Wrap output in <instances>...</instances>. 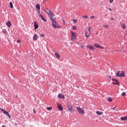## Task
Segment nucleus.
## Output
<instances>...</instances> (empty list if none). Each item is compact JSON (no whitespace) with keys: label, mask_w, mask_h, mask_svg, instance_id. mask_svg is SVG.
<instances>
[{"label":"nucleus","mask_w":127,"mask_h":127,"mask_svg":"<svg viewBox=\"0 0 127 127\" xmlns=\"http://www.w3.org/2000/svg\"><path fill=\"white\" fill-rule=\"evenodd\" d=\"M70 33H71L72 37H76V35H75V33L74 32L70 31Z\"/></svg>","instance_id":"412c9836"},{"label":"nucleus","mask_w":127,"mask_h":127,"mask_svg":"<svg viewBox=\"0 0 127 127\" xmlns=\"http://www.w3.org/2000/svg\"><path fill=\"white\" fill-rule=\"evenodd\" d=\"M37 34H35L34 36H33V40H37Z\"/></svg>","instance_id":"4468645a"},{"label":"nucleus","mask_w":127,"mask_h":127,"mask_svg":"<svg viewBox=\"0 0 127 127\" xmlns=\"http://www.w3.org/2000/svg\"><path fill=\"white\" fill-rule=\"evenodd\" d=\"M36 7L37 9H38V10H39V9H40V4H37L36 5Z\"/></svg>","instance_id":"dca6fc26"},{"label":"nucleus","mask_w":127,"mask_h":127,"mask_svg":"<svg viewBox=\"0 0 127 127\" xmlns=\"http://www.w3.org/2000/svg\"><path fill=\"white\" fill-rule=\"evenodd\" d=\"M73 21L74 23H76V22H77V20H76V19H73Z\"/></svg>","instance_id":"473e14b6"},{"label":"nucleus","mask_w":127,"mask_h":127,"mask_svg":"<svg viewBox=\"0 0 127 127\" xmlns=\"http://www.w3.org/2000/svg\"><path fill=\"white\" fill-rule=\"evenodd\" d=\"M34 29L35 30H36V29H37V28H38L39 26H38V23H37V22H34Z\"/></svg>","instance_id":"0eeeda50"},{"label":"nucleus","mask_w":127,"mask_h":127,"mask_svg":"<svg viewBox=\"0 0 127 127\" xmlns=\"http://www.w3.org/2000/svg\"><path fill=\"white\" fill-rule=\"evenodd\" d=\"M112 81H113V82H112V84H113V85H120V82H119V80H118V79L112 78Z\"/></svg>","instance_id":"423d86ee"},{"label":"nucleus","mask_w":127,"mask_h":127,"mask_svg":"<svg viewBox=\"0 0 127 127\" xmlns=\"http://www.w3.org/2000/svg\"><path fill=\"white\" fill-rule=\"evenodd\" d=\"M96 114L98 115V116H101V115H103V113L100 111H96Z\"/></svg>","instance_id":"4be33fe9"},{"label":"nucleus","mask_w":127,"mask_h":127,"mask_svg":"<svg viewBox=\"0 0 127 127\" xmlns=\"http://www.w3.org/2000/svg\"><path fill=\"white\" fill-rule=\"evenodd\" d=\"M14 126H17V123H15Z\"/></svg>","instance_id":"a18cd8bd"},{"label":"nucleus","mask_w":127,"mask_h":127,"mask_svg":"<svg viewBox=\"0 0 127 127\" xmlns=\"http://www.w3.org/2000/svg\"><path fill=\"white\" fill-rule=\"evenodd\" d=\"M39 17H40L42 20H43V21H45V22H47V20L44 18V17H43V16L41 14H39Z\"/></svg>","instance_id":"6e6552de"},{"label":"nucleus","mask_w":127,"mask_h":127,"mask_svg":"<svg viewBox=\"0 0 127 127\" xmlns=\"http://www.w3.org/2000/svg\"><path fill=\"white\" fill-rule=\"evenodd\" d=\"M6 24L8 27H10V26H11V23L9 21H7Z\"/></svg>","instance_id":"ddd939ff"},{"label":"nucleus","mask_w":127,"mask_h":127,"mask_svg":"<svg viewBox=\"0 0 127 127\" xmlns=\"http://www.w3.org/2000/svg\"><path fill=\"white\" fill-rule=\"evenodd\" d=\"M38 13L39 14H40V11H38Z\"/></svg>","instance_id":"49530a36"},{"label":"nucleus","mask_w":127,"mask_h":127,"mask_svg":"<svg viewBox=\"0 0 127 127\" xmlns=\"http://www.w3.org/2000/svg\"><path fill=\"white\" fill-rule=\"evenodd\" d=\"M47 110H48V111H51L52 110V107H47Z\"/></svg>","instance_id":"a878e982"},{"label":"nucleus","mask_w":127,"mask_h":127,"mask_svg":"<svg viewBox=\"0 0 127 127\" xmlns=\"http://www.w3.org/2000/svg\"><path fill=\"white\" fill-rule=\"evenodd\" d=\"M108 100L109 102H112V101H113V100H112V98L110 97L108 98Z\"/></svg>","instance_id":"c756f323"},{"label":"nucleus","mask_w":127,"mask_h":127,"mask_svg":"<svg viewBox=\"0 0 127 127\" xmlns=\"http://www.w3.org/2000/svg\"><path fill=\"white\" fill-rule=\"evenodd\" d=\"M5 115H6V116H7L9 118V119H10L11 118V117L10 116V115H9V113H8V112L6 111V113H5Z\"/></svg>","instance_id":"6ab92c4d"},{"label":"nucleus","mask_w":127,"mask_h":127,"mask_svg":"<svg viewBox=\"0 0 127 127\" xmlns=\"http://www.w3.org/2000/svg\"><path fill=\"white\" fill-rule=\"evenodd\" d=\"M49 16L52 22H54V20H56V17H55V14L54 13H51Z\"/></svg>","instance_id":"f03ea898"},{"label":"nucleus","mask_w":127,"mask_h":127,"mask_svg":"<svg viewBox=\"0 0 127 127\" xmlns=\"http://www.w3.org/2000/svg\"><path fill=\"white\" fill-rule=\"evenodd\" d=\"M121 121H127V116H125L124 117H121Z\"/></svg>","instance_id":"2eb2a0df"},{"label":"nucleus","mask_w":127,"mask_h":127,"mask_svg":"<svg viewBox=\"0 0 127 127\" xmlns=\"http://www.w3.org/2000/svg\"><path fill=\"white\" fill-rule=\"evenodd\" d=\"M9 5H10V8H13V4H12V2H9Z\"/></svg>","instance_id":"5701e85b"},{"label":"nucleus","mask_w":127,"mask_h":127,"mask_svg":"<svg viewBox=\"0 0 127 127\" xmlns=\"http://www.w3.org/2000/svg\"><path fill=\"white\" fill-rule=\"evenodd\" d=\"M121 25L123 29H126V25L124 24H121Z\"/></svg>","instance_id":"393cba45"},{"label":"nucleus","mask_w":127,"mask_h":127,"mask_svg":"<svg viewBox=\"0 0 127 127\" xmlns=\"http://www.w3.org/2000/svg\"><path fill=\"white\" fill-rule=\"evenodd\" d=\"M90 18H95V16H92L90 17Z\"/></svg>","instance_id":"4c0bfd02"},{"label":"nucleus","mask_w":127,"mask_h":127,"mask_svg":"<svg viewBox=\"0 0 127 127\" xmlns=\"http://www.w3.org/2000/svg\"><path fill=\"white\" fill-rule=\"evenodd\" d=\"M2 32H3V33H4V34H6V33H7V31L5 29H3L2 30Z\"/></svg>","instance_id":"aec40b11"},{"label":"nucleus","mask_w":127,"mask_h":127,"mask_svg":"<svg viewBox=\"0 0 127 127\" xmlns=\"http://www.w3.org/2000/svg\"><path fill=\"white\" fill-rule=\"evenodd\" d=\"M58 98L60 99H65V95L62 94H59L58 95Z\"/></svg>","instance_id":"9b49d317"},{"label":"nucleus","mask_w":127,"mask_h":127,"mask_svg":"<svg viewBox=\"0 0 127 127\" xmlns=\"http://www.w3.org/2000/svg\"><path fill=\"white\" fill-rule=\"evenodd\" d=\"M81 47V48H83V46H82Z\"/></svg>","instance_id":"de8ad7c7"},{"label":"nucleus","mask_w":127,"mask_h":127,"mask_svg":"<svg viewBox=\"0 0 127 127\" xmlns=\"http://www.w3.org/2000/svg\"><path fill=\"white\" fill-rule=\"evenodd\" d=\"M40 36H41V37H44V34H42L40 35Z\"/></svg>","instance_id":"c9c22d12"},{"label":"nucleus","mask_w":127,"mask_h":127,"mask_svg":"<svg viewBox=\"0 0 127 127\" xmlns=\"http://www.w3.org/2000/svg\"><path fill=\"white\" fill-rule=\"evenodd\" d=\"M84 33L85 34L86 37H87V38L90 36V33L87 35V33H88V32H87V31H85Z\"/></svg>","instance_id":"a211bd4d"},{"label":"nucleus","mask_w":127,"mask_h":127,"mask_svg":"<svg viewBox=\"0 0 127 127\" xmlns=\"http://www.w3.org/2000/svg\"><path fill=\"white\" fill-rule=\"evenodd\" d=\"M76 109H77V110L78 111V113L79 114H80V115H84L85 112L84 111L83 109H82L80 107H76Z\"/></svg>","instance_id":"7ed1b4c3"},{"label":"nucleus","mask_w":127,"mask_h":127,"mask_svg":"<svg viewBox=\"0 0 127 127\" xmlns=\"http://www.w3.org/2000/svg\"><path fill=\"white\" fill-rule=\"evenodd\" d=\"M98 48H99L100 49H104V47L101 46L100 45H99V47Z\"/></svg>","instance_id":"7c9ffc66"},{"label":"nucleus","mask_w":127,"mask_h":127,"mask_svg":"<svg viewBox=\"0 0 127 127\" xmlns=\"http://www.w3.org/2000/svg\"><path fill=\"white\" fill-rule=\"evenodd\" d=\"M33 113H34V114H35V109H34V110H33Z\"/></svg>","instance_id":"c03bdc74"},{"label":"nucleus","mask_w":127,"mask_h":127,"mask_svg":"<svg viewBox=\"0 0 127 127\" xmlns=\"http://www.w3.org/2000/svg\"><path fill=\"white\" fill-rule=\"evenodd\" d=\"M57 106L59 111H63V107H62V105H61V104L58 103Z\"/></svg>","instance_id":"1a4fd4ad"},{"label":"nucleus","mask_w":127,"mask_h":127,"mask_svg":"<svg viewBox=\"0 0 127 127\" xmlns=\"http://www.w3.org/2000/svg\"><path fill=\"white\" fill-rule=\"evenodd\" d=\"M83 17L84 18H88V16H87V15H84V16H83Z\"/></svg>","instance_id":"f704fd0d"},{"label":"nucleus","mask_w":127,"mask_h":127,"mask_svg":"<svg viewBox=\"0 0 127 127\" xmlns=\"http://www.w3.org/2000/svg\"><path fill=\"white\" fill-rule=\"evenodd\" d=\"M72 29L73 30H76L77 29V27H76V26H72Z\"/></svg>","instance_id":"c85d7f7f"},{"label":"nucleus","mask_w":127,"mask_h":127,"mask_svg":"<svg viewBox=\"0 0 127 127\" xmlns=\"http://www.w3.org/2000/svg\"><path fill=\"white\" fill-rule=\"evenodd\" d=\"M67 107L70 114H73V113H74V111L73 110V106H72L71 105H67Z\"/></svg>","instance_id":"39448f33"},{"label":"nucleus","mask_w":127,"mask_h":127,"mask_svg":"<svg viewBox=\"0 0 127 127\" xmlns=\"http://www.w3.org/2000/svg\"><path fill=\"white\" fill-rule=\"evenodd\" d=\"M0 111H1V112H2V113L3 114H5V113L6 112V111H5V110L2 109V108H0Z\"/></svg>","instance_id":"b1692460"},{"label":"nucleus","mask_w":127,"mask_h":127,"mask_svg":"<svg viewBox=\"0 0 127 127\" xmlns=\"http://www.w3.org/2000/svg\"><path fill=\"white\" fill-rule=\"evenodd\" d=\"M87 29L89 32V33H91V27H90V26L88 27Z\"/></svg>","instance_id":"bb28decb"},{"label":"nucleus","mask_w":127,"mask_h":127,"mask_svg":"<svg viewBox=\"0 0 127 127\" xmlns=\"http://www.w3.org/2000/svg\"><path fill=\"white\" fill-rule=\"evenodd\" d=\"M109 10H110V11H112V8H109Z\"/></svg>","instance_id":"a19ab883"},{"label":"nucleus","mask_w":127,"mask_h":127,"mask_svg":"<svg viewBox=\"0 0 127 127\" xmlns=\"http://www.w3.org/2000/svg\"><path fill=\"white\" fill-rule=\"evenodd\" d=\"M45 12H46L47 14H48L49 16L51 15V13H53L52 12V11H51V10H50L49 9H47V11H45Z\"/></svg>","instance_id":"9d476101"},{"label":"nucleus","mask_w":127,"mask_h":127,"mask_svg":"<svg viewBox=\"0 0 127 127\" xmlns=\"http://www.w3.org/2000/svg\"><path fill=\"white\" fill-rule=\"evenodd\" d=\"M111 20H115V18H111Z\"/></svg>","instance_id":"ea45409f"},{"label":"nucleus","mask_w":127,"mask_h":127,"mask_svg":"<svg viewBox=\"0 0 127 127\" xmlns=\"http://www.w3.org/2000/svg\"><path fill=\"white\" fill-rule=\"evenodd\" d=\"M94 46L96 47V48H99L100 45H99L98 44H94Z\"/></svg>","instance_id":"cd10ccee"},{"label":"nucleus","mask_w":127,"mask_h":127,"mask_svg":"<svg viewBox=\"0 0 127 127\" xmlns=\"http://www.w3.org/2000/svg\"><path fill=\"white\" fill-rule=\"evenodd\" d=\"M52 24L54 28H60L61 27V26H58V23L57 22L56 20H55L54 22L52 21Z\"/></svg>","instance_id":"f257e3e1"},{"label":"nucleus","mask_w":127,"mask_h":127,"mask_svg":"<svg viewBox=\"0 0 127 127\" xmlns=\"http://www.w3.org/2000/svg\"><path fill=\"white\" fill-rule=\"evenodd\" d=\"M17 42H20V40L19 39L17 40Z\"/></svg>","instance_id":"79ce46f5"},{"label":"nucleus","mask_w":127,"mask_h":127,"mask_svg":"<svg viewBox=\"0 0 127 127\" xmlns=\"http://www.w3.org/2000/svg\"><path fill=\"white\" fill-rule=\"evenodd\" d=\"M108 77L109 78V79H112V76L111 75H109Z\"/></svg>","instance_id":"58836bf2"},{"label":"nucleus","mask_w":127,"mask_h":127,"mask_svg":"<svg viewBox=\"0 0 127 127\" xmlns=\"http://www.w3.org/2000/svg\"><path fill=\"white\" fill-rule=\"evenodd\" d=\"M88 48H89V49H91V50H95V47H93V46H90V45H88L87 46Z\"/></svg>","instance_id":"f8f14e48"},{"label":"nucleus","mask_w":127,"mask_h":127,"mask_svg":"<svg viewBox=\"0 0 127 127\" xmlns=\"http://www.w3.org/2000/svg\"><path fill=\"white\" fill-rule=\"evenodd\" d=\"M116 76L117 77H120V78H122V77H125V72L124 71H122L120 73V71H118L117 73H116Z\"/></svg>","instance_id":"20e7f679"},{"label":"nucleus","mask_w":127,"mask_h":127,"mask_svg":"<svg viewBox=\"0 0 127 127\" xmlns=\"http://www.w3.org/2000/svg\"><path fill=\"white\" fill-rule=\"evenodd\" d=\"M115 109H117V107H114L113 108V110H115Z\"/></svg>","instance_id":"37998d69"},{"label":"nucleus","mask_w":127,"mask_h":127,"mask_svg":"<svg viewBox=\"0 0 127 127\" xmlns=\"http://www.w3.org/2000/svg\"><path fill=\"white\" fill-rule=\"evenodd\" d=\"M126 92H123L122 94V96H126Z\"/></svg>","instance_id":"2f4dec72"},{"label":"nucleus","mask_w":127,"mask_h":127,"mask_svg":"<svg viewBox=\"0 0 127 127\" xmlns=\"http://www.w3.org/2000/svg\"><path fill=\"white\" fill-rule=\"evenodd\" d=\"M104 27H105V28H108V27H109V25H106L104 26Z\"/></svg>","instance_id":"72a5a7b5"},{"label":"nucleus","mask_w":127,"mask_h":127,"mask_svg":"<svg viewBox=\"0 0 127 127\" xmlns=\"http://www.w3.org/2000/svg\"><path fill=\"white\" fill-rule=\"evenodd\" d=\"M55 55L58 59H59V58H60V55H59V54H58L57 52H55Z\"/></svg>","instance_id":"f3484780"},{"label":"nucleus","mask_w":127,"mask_h":127,"mask_svg":"<svg viewBox=\"0 0 127 127\" xmlns=\"http://www.w3.org/2000/svg\"><path fill=\"white\" fill-rule=\"evenodd\" d=\"M114 1V0H110V3H112Z\"/></svg>","instance_id":"e433bc0d"}]
</instances>
